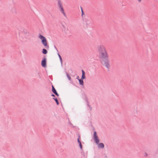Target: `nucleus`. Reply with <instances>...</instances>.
Here are the masks:
<instances>
[{
  "instance_id": "1",
  "label": "nucleus",
  "mask_w": 158,
  "mask_h": 158,
  "mask_svg": "<svg viewBox=\"0 0 158 158\" xmlns=\"http://www.w3.org/2000/svg\"><path fill=\"white\" fill-rule=\"evenodd\" d=\"M99 51L101 53L100 57L103 59L101 61L102 64L109 69V64L108 54L104 46L102 45L100 46L99 48Z\"/></svg>"
},
{
  "instance_id": "2",
  "label": "nucleus",
  "mask_w": 158,
  "mask_h": 158,
  "mask_svg": "<svg viewBox=\"0 0 158 158\" xmlns=\"http://www.w3.org/2000/svg\"><path fill=\"white\" fill-rule=\"evenodd\" d=\"M39 37L42 40V42L45 48H48L49 46L47 44V41L46 38L41 35H39Z\"/></svg>"
},
{
  "instance_id": "3",
  "label": "nucleus",
  "mask_w": 158,
  "mask_h": 158,
  "mask_svg": "<svg viewBox=\"0 0 158 158\" xmlns=\"http://www.w3.org/2000/svg\"><path fill=\"white\" fill-rule=\"evenodd\" d=\"M94 139L97 144H98L99 142V140L97 135V132L94 131Z\"/></svg>"
},
{
  "instance_id": "4",
  "label": "nucleus",
  "mask_w": 158,
  "mask_h": 158,
  "mask_svg": "<svg viewBox=\"0 0 158 158\" xmlns=\"http://www.w3.org/2000/svg\"><path fill=\"white\" fill-rule=\"evenodd\" d=\"M58 4L59 5V7L60 9V11L62 12L64 16H66V14L64 11V9L62 6V4L60 3V1H58Z\"/></svg>"
},
{
  "instance_id": "5",
  "label": "nucleus",
  "mask_w": 158,
  "mask_h": 158,
  "mask_svg": "<svg viewBox=\"0 0 158 158\" xmlns=\"http://www.w3.org/2000/svg\"><path fill=\"white\" fill-rule=\"evenodd\" d=\"M41 65L44 67H45L46 66V59L44 57L41 61Z\"/></svg>"
},
{
  "instance_id": "6",
  "label": "nucleus",
  "mask_w": 158,
  "mask_h": 158,
  "mask_svg": "<svg viewBox=\"0 0 158 158\" xmlns=\"http://www.w3.org/2000/svg\"><path fill=\"white\" fill-rule=\"evenodd\" d=\"M82 73V75L81 76V79H85V71L83 70H81Z\"/></svg>"
},
{
  "instance_id": "7",
  "label": "nucleus",
  "mask_w": 158,
  "mask_h": 158,
  "mask_svg": "<svg viewBox=\"0 0 158 158\" xmlns=\"http://www.w3.org/2000/svg\"><path fill=\"white\" fill-rule=\"evenodd\" d=\"M77 136H78L77 141L79 144H80V143H81V142L80 140V139H81L80 135L79 134H78Z\"/></svg>"
},
{
  "instance_id": "8",
  "label": "nucleus",
  "mask_w": 158,
  "mask_h": 158,
  "mask_svg": "<svg viewBox=\"0 0 158 158\" xmlns=\"http://www.w3.org/2000/svg\"><path fill=\"white\" fill-rule=\"evenodd\" d=\"M78 80L79 81V84L81 85H84V82L83 81V80L81 79H78Z\"/></svg>"
},
{
  "instance_id": "9",
  "label": "nucleus",
  "mask_w": 158,
  "mask_h": 158,
  "mask_svg": "<svg viewBox=\"0 0 158 158\" xmlns=\"http://www.w3.org/2000/svg\"><path fill=\"white\" fill-rule=\"evenodd\" d=\"M52 91L54 94H55L57 92L56 90L53 85H52Z\"/></svg>"
},
{
  "instance_id": "10",
  "label": "nucleus",
  "mask_w": 158,
  "mask_h": 158,
  "mask_svg": "<svg viewBox=\"0 0 158 158\" xmlns=\"http://www.w3.org/2000/svg\"><path fill=\"white\" fill-rule=\"evenodd\" d=\"M52 99L55 100L57 105H59V102L58 101V99L56 98H53Z\"/></svg>"
},
{
  "instance_id": "11",
  "label": "nucleus",
  "mask_w": 158,
  "mask_h": 158,
  "mask_svg": "<svg viewBox=\"0 0 158 158\" xmlns=\"http://www.w3.org/2000/svg\"><path fill=\"white\" fill-rule=\"evenodd\" d=\"M98 146L99 148H103L104 147V145L103 143H100L99 144Z\"/></svg>"
},
{
  "instance_id": "12",
  "label": "nucleus",
  "mask_w": 158,
  "mask_h": 158,
  "mask_svg": "<svg viewBox=\"0 0 158 158\" xmlns=\"http://www.w3.org/2000/svg\"><path fill=\"white\" fill-rule=\"evenodd\" d=\"M47 51L45 49H43L42 50V53L44 54H46L47 53Z\"/></svg>"
},
{
  "instance_id": "13",
  "label": "nucleus",
  "mask_w": 158,
  "mask_h": 158,
  "mask_svg": "<svg viewBox=\"0 0 158 158\" xmlns=\"http://www.w3.org/2000/svg\"><path fill=\"white\" fill-rule=\"evenodd\" d=\"M67 77H68V78L70 80V81H71V77H70V75L68 73H67Z\"/></svg>"
},
{
  "instance_id": "14",
  "label": "nucleus",
  "mask_w": 158,
  "mask_h": 158,
  "mask_svg": "<svg viewBox=\"0 0 158 158\" xmlns=\"http://www.w3.org/2000/svg\"><path fill=\"white\" fill-rule=\"evenodd\" d=\"M58 56H59V58H60V61H61V63H62V59L60 56L59 54H58Z\"/></svg>"
},
{
  "instance_id": "15",
  "label": "nucleus",
  "mask_w": 158,
  "mask_h": 158,
  "mask_svg": "<svg viewBox=\"0 0 158 158\" xmlns=\"http://www.w3.org/2000/svg\"><path fill=\"white\" fill-rule=\"evenodd\" d=\"M81 11L82 15V16L84 14V12L83 11L82 7H81Z\"/></svg>"
},
{
  "instance_id": "16",
  "label": "nucleus",
  "mask_w": 158,
  "mask_h": 158,
  "mask_svg": "<svg viewBox=\"0 0 158 158\" xmlns=\"http://www.w3.org/2000/svg\"><path fill=\"white\" fill-rule=\"evenodd\" d=\"M79 146H80V148L81 149H82V145L81 143H80V144H79Z\"/></svg>"
},
{
  "instance_id": "17",
  "label": "nucleus",
  "mask_w": 158,
  "mask_h": 158,
  "mask_svg": "<svg viewBox=\"0 0 158 158\" xmlns=\"http://www.w3.org/2000/svg\"><path fill=\"white\" fill-rule=\"evenodd\" d=\"M55 94L58 97L59 96V94H58V93H57V92H56L55 94Z\"/></svg>"
},
{
  "instance_id": "18",
  "label": "nucleus",
  "mask_w": 158,
  "mask_h": 158,
  "mask_svg": "<svg viewBox=\"0 0 158 158\" xmlns=\"http://www.w3.org/2000/svg\"><path fill=\"white\" fill-rule=\"evenodd\" d=\"M51 96L53 97H55V95L54 94H53L51 95Z\"/></svg>"
},
{
  "instance_id": "19",
  "label": "nucleus",
  "mask_w": 158,
  "mask_h": 158,
  "mask_svg": "<svg viewBox=\"0 0 158 158\" xmlns=\"http://www.w3.org/2000/svg\"><path fill=\"white\" fill-rule=\"evenodd\" d=\"M148 156V154H147L146 153H145V156Z\"/></svg>"
},
{
  "instance_id": "20",
  "label": "nucleus",
  "mask_w": 158,
  "mask_h": 158,
  "mask_svg": "<svg viewBox=\"0 0 158 158\" xmlns=\"http://www.w3.org/2000/svg\"><path fill=\"white\" fill-rule=\"evenodd\" d=\"M79 76H78L77 77V79L78 80V79H79Z\"/></svg>"
},
{
  "instance_id": "21",
  "label": "nucleus",
  "mask_w": 158,
  "mask_h": 158,
  "mask_svg": "<svg viewBox=\"0 0 158 158\" xmlns=\"http://www.w3.org/2000/svg\"><path fill=\"white\" fill-rule=\"evenodd\" d=\"M138 1L139 2H140L141 1V0H138Z\"/></svg>"
}]
</instances>
